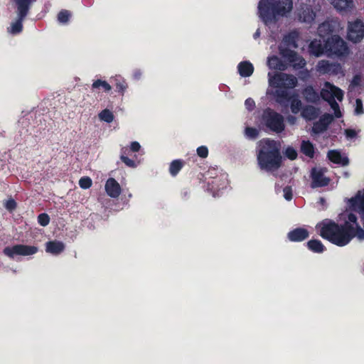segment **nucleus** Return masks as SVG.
<instances>
[{"mask_svg":"<svg viewBox=\"0 0 364 364\" xmlns=\"http://www.w3.org/2000/svg\"><path fill=\"white\" fill-rule=\"evenodd\" d=\"M313 186H324L328 183V179L323 176V170L314 168L311 171Z\"/></svg>","mask_w":364,"mask_h":364,"instance_id":"a211bd4d","label":"nucleus"},{"mask_svg":"<svg viewBox=\"0 0 364 364\" xmlns=\"http://www.w3.org/2000/svg\"><path fill=\"white\" fill-rule=\"evenodd\" d=\"M245 105L247 109L251 110L255 107V102L251 98H248L246 100Z\"/></svg>","mask_w":364,"mask_h":364,"instance_id":"49530a36","label":"nucleus"},{"mask_svg":"<svg viewBox=\"0 0 364 364\" xmlns=\"http://www.w3.org/2000/svg\"><path fill=\"white\" fill-rule=\"evenodd\" d=\"M308 250L316 254H322L326 251L325 246L318 239H311L306 242Z\"/></svg>","mask_w":364,"mask_h":364,"instance_id":"4be33fe9","label":"nucleus"},{"mask_svg":"<svg viewBox=\"0 0 364 364\" xmlns=\"http://www.w3.org/2000/svg\"><path fill=\"white\" fill-rule=\"evenodd\" d=\"M284 192V197L286 200H290L292 198V191L291 188L289 187H285L283 190Z\"/></svg>","mask_w":364,"mask_h":364,"instance_id":"c03bdc74","label":"nucleus"},{"mask_svg":"<svg viewBox=\"0 0 364 364\" xmlns=\"http://www.w3.org/2000/svg\"><path fill=\"white\" fill-rule=\"evenodd\" d=\"M349 229H320L319 235L338 247L347 245L353 238Z\"/></svg>","mask_w":364,"mask_h":364,"instance_id":"0eeeda50","label":"nucleus"},{"mask_svg":"<svg viewBox=\"0 0 364 364\" xmlns=\"http://www.w3.org/2000/svg\"><path fill=\"white\" fill-rule=\"evenodd\" d=\"M364 38V23L360 19L348 21L347 38L353 43H358Z\"/></svg>","mask_w":364,"mask_h":364,"instance_id":"9d476101","label":"nucleus"},{"mask_svg":"<svg viewBox=\"0 0 364 364\" xmlns=\"http://www.w3.org/2000/svg\"><path fill=\"white\" fill-rule=\"evenodd\" d=\"M99 117L101 120L106 122H111L113 120V114L112 112L108 109H104L99 114Z\"/></svg>","mask_w":364,"mask_h":364,"instance_id":"7c9ffc66","label":"nucleus"},{"mask_svg":"<svg viewBox=\"0 0 364 364\" xmlns=\"http://www.w3.org/2000/svg\"><path fill=\"white\" fill-rule=\"evenodd\" d=\"M309 52L315 56L326 54L329 57H341L348 53L346 43L338 35L328 38L323 45L321 40H314L309 45Z\"/></svg>","mask_w":364,"mask_h":364,"instance_id":"20e7f679","label":"nucleus"},{"mask_svg":"<svg viewBox=\"0 0 364 364\" xmlns=\"http://www.w3.org/2000/svg\"><path fill=\"white\" fill-rule=\"evenodd\" d=\"M350 210H346L338 216V224L326 219L318 223L316 228H359L356 216L351 210L359 213L364 220V189L358 191L356 196L348 200Z\"/></svg>","mask_w":364,"mask_h":364,"instance_id":"f257e3e1","label":"nucleus"},{"mask_svg":"<svg viewBox=\"0 0 364 364\" xmlns=\"http://www.w3.org/2000/svg\"><path fill=\"white\" fill-rule=\"evenodd\" d=\"M263 121L274 132H281L284 129L283 117L270 109L264 112Z\"/></svg>","mask_w":364,"mask_h":364,"instance_id":"9b49d317","label":"nucleus"},{"mask_svg":"<svg viewBox=\"0 0 364 364\" xmlns=\"http://www.w3.org/2000/svg\"><path fill=\"white\" fill-rule=\"evenodd\" d=\"M114 80L116 81L117 87L119 89V90H123L124 89H125V83L122 80L120 77H116Z\"/></svg>","mask_w":364,"mask_h":364,"instance_id":"a18cd8bd","label":"nucleus"},{"mask_svg":"<svg viewBox=\"0 0 364 364\" xmlns=\"http://www.w3.org/2000/svg\"><path fill=\"white\" fill-rule=\"evenodd\" d=\"M259 36V30H257L255 33L254 34V37L255 38H257V36Z\"/></svg>","mask_w":364,"mask_h":364,"instance_id":"603ef678","label":"nucleus"},{"mask_svg":"<svg viewBox=\"0 0 364 364\" xmlns=\"http://www.w3.org/2000/svg\"><path fill=\"white\" fill-rule=\"evenodd\" d=\"M16 203L13 199H9L6 200V202L5 203V208L9 211L14 210L16 208Z\"/></svg>","mask_w":364,"mask_h":364,"instance_id":"37998d69","label":"nucleus"},{"mask_svg":"<svg viewBox=\"0 0 364 364\" xmlns=\"http://www.w3.org/2000/svg\"><path fill=\"white\" fill-rule=\"evenodd\" d=\"M292 8V0H260L258 5L259 16L268 26L277 22V16H286Z\"/></svg>","mask_w":364,"mask_h":364,"instance_id":"f03ea898","label":"nucleus"},{"mask_svg":"<svg viewBox=\"0 0 364 364\" xmlns=\"http://www.w3.org/2000/svg\"><path fill=\"white\" fill-rule=\"evenodd\" d=\"M183 166V163L181 161L175 160L173 161L170 166L169 171L171 175L175 176L178 173V172L181 170Z\"/></svg>","mask_w":364,"mask_h":364,"instance_id":"c756f323","label":"nucleus"},{"mask_svg":"<svg viewBox=\"0 0 364 364\" xmlns=\"http://www.w3.org/2000/svg\"><path fill=\"white\" fill-rule=\"evenodd\" d=\"M237 69L242 77H250L254 71V67L249 61H243L239 63Z\"/></svg>","mask_w":364,"mask_h":364,"instance_id":"b1692460","label":"nucleus"},{"mask_svg":"<svg viewBox=\"0 0 364 364\" xmlns=\"http://www.w3.org/2000/svg\"><path fill=\"white\" fill-rule=\"evenodd\" d=\"M304 95L306 100L310 102H315L318 99V94L311 87H306L304 90Z\"/></svg>","mask_w":364,"mask_h":364,"instance_id":"cd10ccee","label":"nucleus"},{"mask_svg":"<svg viewBox=\"0 0 364 364\" xmlns=\"http://www.w3.org/2000/svg\"><path fill=\"white\" fill-rule=\"evenodd\" d=\"M340 29V23L337 20L328 21L321 24L318 28L319 36L323 38L333 32H338Z\"/></svg>","mask_w":364,"mask_h":364,"instance_id":"4468645a","label":"nucleus"},{"mask_svg":"<svg viewBox=\"0 0 364 364\" xmlns=\"http://www.w3.org/2000/svg\"><path fill=\"white\" fill-rule=\"evenodd\" d=\"M92 184V179L88 176L82 177L79 180V186L83 189H87L91 187Z\"/></svg>","mask_w":364,"mask_h":364,"instance_id":"72a5a7b5","label":"nucleus"},{"mask_svg":"<svg viewBox=\"0 0 364 364\" xmlns=\"http://www.w3.org/2000/svg\"><path fill=\"white\" fill-rule=\"evenodd\" d=\"M65 244L57 240H50L46 243V252L48 254L58 255L65 250Z\"/></svg>","mask_w":364,"mask_h":364,"instance_id":"f3484780","label":"nucleus"},{"mask_svg":"<svg viewBox=\"0 0 364 364\" xmlns=\"http://www.w3.org/2000/svg\"><path fill=\"white\" fill-rule=\"evenodd\" d=\"M287 121L291 124H295V122L296 121V118L295 117H293V116H289V117H287Z\"/></svg>","mask_w":364,"mask_h":364,"instance_id":"3c124183","label":"nucleus"},{"mask_svg":"<svg viewBox=\"0 0 364 364\" xmlns=\"http://www.w3.org/2000/svg\"><path fill=\"white\" fill-rule=\"evenodd\" d=\"M105 188L107 194L112 198H116L121 194L122 189L119 183L112 178L106 181Z\"/></svg>","mask_w":364,"mask_h":364,"instance_id":"dca6fc26","label":"nucleus"},{"mask_svg":"<svg viewBox=\"0 0 364 364\" xmlns=\"http://www.w3.org/2000/svg\"><path fill=\"white\" fill-rule=\"evenodd\" d=\"M318 114V110L312 106L305 107L301 112L302 117L307 120L314 119Z\"/></svg>","mask_w":364,"mask_h":364,"instance_id":"a878e982","label":"nucleus"},{"mask_svg":"<svg viewBox=\"0 0 364 364\" xmlns=\"http://www.w3.org/2000/svg\"><path fill=\"white\" fill-rule=\"evenodd\" d=\"M38 252V247L26 245H15L11 247H6L3 250V254L11 258L15 255L28 256Z\"/></svg>","mask_w":364,"mask_h":364,"instance_id":"f8f14e48","label":"nucleus"},{"mask_svg":"<svg viewBox=\"0 0 364 364\" xmlns=\"http://www.w3.org/2000/svg\"><path fill=\"white\" fill-rule=\"evenodd\" d=\"M329 160L335 164L341 165H346L348 163L347 157L337 151H330L328 154Z\"/></svg>","mask_w":364,"mask_h":364,"instance_id":"5701e85b","label":"nucleus"},{"mask_svg":"<svg viewBox=\"0 0 364 364\" xmlns=\"http://www.w3.org/2000/svg\"><path fill=\"white\" fill-rule=\"evenodd\" d=\"M316 70L320 74L338 75L342 73V68L338 63H330L328 60H320L316 65Z\"/></svg>","mask_w":364,"mask_h":364,"instance_id":"ddd939ff","label":"nucleus"},{"mask_svg":"<svg viewBox=\"0 0 364 364\" xmlns=\"http://www.w3.org/2000/svg\"><path fill=\"white\" fill-rule=\"evenodd\" d=\"M38 222L41 226H46L50 222V218L46 213H41L38 216Z\"/></svg>","mask_w":364,"mask_h":364,"instance_id":"e433bc0d","label":"nucleus"},{"mask_svg":"<svg viewBox=\"0 0 364 364\" xmlns=\"http://www.w3.org/2000/svg\"><path fill=\"white\" fill-rule=\"evenodd\" d=\"M277 92L278 97L284 98V99L287 98V91L282 90L280 92L279 90H277Z\"/></svg>","mask_w":364,"mask_h":364,"instance_id":"8fccbe9b","label":"nucleus"},{"mask_svg":"<svg viewBox=\"0 0 364 364\" xmlns=\"http://www.w3.org/2000/svg\"><path fill=\"white\" fill-rule=\"evenodd\" d=\"M352 230L350 231V235H353L354 237H356L359 240H363L364 239V229H351Z\"/></svg>","mask_w":364,"mask_h":364,"instance_id":"58836bf2","label":"nucleus"},{"mask_svg":"<svg viewBox=\"0 0 364 364\" xmlns=\"http://www.w3.org/2000/svg\"><path fill=\"white\" fill-rule=\"evenodd\" d=\"M308 237L307 229H294L287 234V238L291 242H301Z\"/></svg>","mask_w":364,"mask_h":364,"instance_id":"412c9836","label":"nucleus"},{"mask_svg":"<svg viewBox=\"0 0 364 364\" xmlns=\"http://www.w3.org/2000/svg\"><path fill=\"white\" fill-rule=\"evenodd\" d=\"M127 150V148H123L122 150V155H121V159L122 161L128 166L129 167H135L136 166V164L133 161L129 159L125 156L126 151Z\"/></svg>","mask_w":364,"mask_h":364,"instance_id":"473e14b6","label":"nucleus"},{"mask_svg":"<svg viewBox=\"0 0 364 364\" xmlns=\"http://www.w3.org/2000/svg\"><path fill=\"white\" fill-rule=\"evenodd\" d=\"M285 155L287 158L291 160H294L297 156V153L294 149L292 147H288L285 150Z\"/></svg>","mask_w":364,"mask_h":364,"instance_id":"ea45409f","label":"nucleus"},{"mask_svg":"<svg viewBox=\"0 0 364 364\" xmlns=\"http://www.w3.org/2000/svg\"><path fill=\"white\" fill-rule=\"evenodd\" d=\"M333 117L331 114H324L323 115L318 122H316L314 124L312 128V131L315 134H319L325 131L328 127V125L332 122Z\"/></svg>","mask_w":364,"mask_h":364,"instance_id":"6ab92c4d","label":"nucleus"},{"mask_svg":"<svg viewBox=\"0 0 364 364\" xmlns=\"http://www.w3.org/2000/svg\"><path fill=\"white\" fill-rule=\"evenodd\" d=\"M36 0H11L12 6L16 9L18 16L24 18L30 9L31 5Z\"/></svg>","mask_w":364,"mask_h":364,"instance_id":"2eb2a0df","label":"nucleus"},{"mask_svg":"<svg viewBox=\"0 0 364 364\" xmlns=\"http://www.w3.org/2000/svg\"><path fill=\"white\" fill-rule=\"evenodd\" d=\"M299 37V33L294 31L284 36L282 44L279 46L280 54L284 58L288 60L295 69L303 68L306 65L305 60L298 55L291 48L297 47L296 41Z\"/></svg>","mask_w":364,"mask_h":364,"instance_id":"39448f33","label":"nucleus"},{"mask_svg":"<svg viewBox=\"0 0 364 364\" xmlns=\"http://www.w3.org/2000/svg\"><path fill=\"white\" fill-rule=\"evenodd\" d=\"M321 0H305L301 1L297 8V16L299 21L311 23L315 19L316 12L321 9Z\"/></svg>","mask_w":364,"mask_h":364,"instance_id":"6e6552de","label":"nucleus"},{"mask_svg":"<svg viewBox=\"0 0 364 364\" xmlns=\"http://www.w3.org/2000/svg\"><path fill=\"white\" fill-rule=\"evenodd\" d=\"M197 154L202 158H205L208 156V150L206 146H202L198 148Z\"/></svg>","mask_w":364,"mask_h":364,"instance_id":"79ce46f5","label":"nucleus"},{"mask_svg":"<svg viewBox=\"0 0 364 364\" xmlns=\"http://www.w3.org/2000/svg\"><path fill=\"white\" fill-rule=\"evenodd\" d=\"M257 160L262 169L267 171L277 169L282 162L277 143L268 139L261 140L258 145Z\"/></svg>","mask_w":364,"mask_h":364,"instance_id":"7ed1b4c3","label":"nucleus"},{"mask_svg":"<svg viewBox=\"0 0 364 364\" xmlns=\"http://www.w3.org/2000/svg\"><path fill=\"white\" fill-rule=\"evenodd\" d=\"M267 65L270 69L284 70L286 65L277 56H272L268 58Z\"/></svg>","mask_w":364,"mask_h":364,"instance_id":"393cba45","label":"nucleus"},{"mask_svg":"<svg viewBox=\"0 0 364 364\" xmlns=\"http://www.w3.org/2000/svg\"><path fill=\"white\" fill-rule=\"evenodd\" d=\"M23 18H21L19 16H18V20L15 22H14L11 27L9 28V31L10 33L13 34L18 33L22 30V21Z\"/></svg>","mask_w":364,"mask_h":364,"instance_id":"c85d7f7f","label":"nucleus"},{"mask_svg":"<svg viewBox=\"0 0 364 364\" xmlns=\"http://www.w3.org/2000/svg\"><path fill=\"white\" fill-rule=\"evenodd\" d=\"M100 87H102L105 91H109L111 90V86L106 82L101 80H97L95 81L92 84V88L97 89Z\"/></svg>","mask_w":364,"mask_h":364,"instance_id":"2f4dec72","label":"nucleus"},{"mask_svg":"<svg viewBox=\"0 0 364 364\" xmlns=\"http://www.w3.org/2000/svg\"><path fill=\"white\" fill-rule=\"evenodd\" d=\"M140 144L136 141H134L131 144V150L132 151H138L140 149Z\"/></svg>","mask_w":364,"mask_h":364,"instance_id":"09e8293b","label":"nucleus"},{"mask_svg":"<svg viewBox=\"0 0 364 364\" xmlns=\"http://www.w3.org/2000/svg\"><path fill=\"white\" fill-rule=\"evenodd\" d=\"M355 112L356 114H361L363 113V103L360 99H357L355 101Z\"/></svg>","mask_w":364,"mask_h":364,"instance_id":"a19ab883","label":"nucleus"},{"mask_svg":"<svg viewBox=\"0 0 364 364\" xmlns=\"http://www.w3.org/2000/svg\"><path fill=\"white\" fill-rule=\"evenodd\" d=\"M321 96L329 103L331 109L334 111L335 117L337 118L341 117L342 114L338 104L335 102V99L341 102L343 98V92L333 84L326 82L321 90Z\"/></svg>","mask_w":364,"mask_h":364,"instance_id":"423d86ee","label":"nucleus"},{"mask_svg":"<svg viewBox=\"0 0 364 364\" xmlns=\"http://www.w3.org/2000/svg\"><path fill=\"white\" fill-rule=\"evenodd\" d=\"M301 102L299 100L294 98L291 100V110L293 113H298L301 109Z\"/></svg>","mask_w":364,"mask_h":364,"instance_id":"f704fd0d","label":"nucleus"},{"mask_svg":"<svg viewBox=\"0 0 364 364\" xmlns=\"http://www.w3.org/2000/svg\"><path fill=\"white\" fill-rule=\"evenodd\" d=\"M245 135L250 139H255L258 135V130L255 128L247 127L245 129Z\"/></svg>","mask_w":364,"mask_h":364,"instance_id":"4c0bfd02","label":"nucleus"},{"mask_svg":"<svg viewBox=\"0 0 364 364\" xmlns=\"http://www.w3.org/2000/svg\"><path fill=\"white\" fill-rule=\"evenodd\" d=\"M70 16V13L68 11H61L58 15V20L60 23H66Z\"/></svg>","mask_w":364,"mask_h":364,"instance_id":"c9c22d12","label":"nucleus"},{"mask_svg":"<svg viewBox=\"0 0 364 364\" xmlns=\"http://www.w3.org/2000/svg\"><path fill=\"white\" fill-rule=\"evenodd\" d=\"M333 7L339 11H350L354 8L353 0H328Z\"/></svg>","mask_w":364,"mask_h":364,"instance_id":"aec40b11","label":"nucleus"},{"mask_svg":"<svg viewBox=\"0 0 364 364\" xmlns=\"http://www.w3.org/2000/svg\"><path fill=\"white\" fill-rule=\"evenodd\" d=\"M269 85L278 89H289L294 88L297 84L296 77L286 73H275L274 75L269 73Z\"/></svg>","mask_w":364,"mask_h":364,"instance_id":"1a4fd4ad","label":"nucleus"},{"mask_svg":"<svg viewBox=\"0 0 364 364\" xmlns=\"http://www.w3.org/2000/svg\"><path fill=\"white\" fill-rule=\"evenodd\" d=\"M301 152L306 156L312 158L314 154V147L309 141L304 140L301 146Z\"/></svg>","mask_w":364,"mask_h":364,"instance_id":"bb28decb","label":"nucleus"},{"mask_svg":"<svg viewBox=\"0 0 364 364\" xmlns=\"http://www.w3.org/2000/svg\"><path fill=\"white\" fill-rule=\"evenodd\" d=\"M345 133L347 138L352 139L356 136V132L353 129H346Z\"/></svg>","mask_w":364,"mask_h":364,"instance_id":"de8ad7c7","label":"nucleus"}]
</instances>
